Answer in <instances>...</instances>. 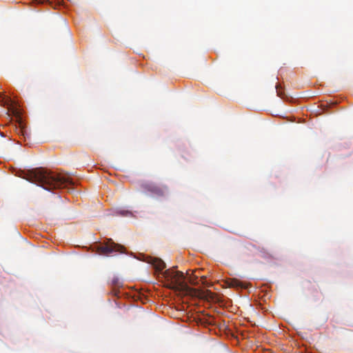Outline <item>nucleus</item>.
I'll use <instances>...</instances> for the list:
<instances>
[{
	"instance_id": "9",
	"label": "nucleus",
	"mask_w": 353,
	"mask_h": 353,
	"mask_svg": "<svg viewBox=\"0 0 353 353\" xmlns=\"http://www.w3.org/2000/svg\"><path fill=\"white\" fill-rule=\"evenodd\" d=\"M110 284L114 289L119 288L122 286V282L120 281L118 276H114L111 279Z\"/></svg>"
},
{
	"instance_id": "5",
	"label": "nucleus",
	"mask_w": 353,
	"mask_h": 353,
	"mask_svg": "<svg viewBox=\"0 0 353 353\" xmlns=\"http://www.w3.org/2000/svg\"><path fill=\"white\" fill-rule=\"evenodd\" d=\"M276 94L278 97H279L281 99L288 101H292L295 97H300V98H309L313 97V94H292L290 93L288 91V90H279L276 89Z\"/></svg>"
},
{
	"instance_id": "3",
	"label": "nucleus",
	"mask_w": 353,
	"mask_h": 353,
	"mask_svg": "<svg viewBox=\"0 0 353 353\" xmlns=\"http://www.w3.org/2000/svg\"><path fill=\"white\" fill-rule=\"evenodd\" d=\"M97 249L100 254L109 255L113 252L123 253L125 248L123 245L113 242L112 239H108L107 243L97 245Z\"/></svg>"
},
{
	"instance_id": "4",
	"label": "nucleus",
	"mask_w": 353,
	"mask_h": 353,
	"mask_svg": "<svg viewBox=\"0 0 353 353\" xmlns=\"http://www.w3.org/2000/svg\"><path fill=\"white\" fill-rule=\"evenodd\" d=\"M142 188L157 196H165L168 193V188L166 185H160L152 182L142 184Z\"/></svg>"
},
{
	"instance_id": "6",
	"label": "nucleus",
	"mask_w": 353,
	"mask_h": 353,
	"mask_svg": "<svg viewBox=\"0 0 353 353\" xmlns=\"http://www.w3.org/2000/svg\"><path fill=\"white\" fill-rule=\"evenodd\" d=\"M0 103L6 106L8 110L14 108L17 105V101L12 99L11 96L4 94L0 92Z\"/></svg>"
},
{
	"instance_id": "1",
	"label": "nucleus",
	"mask_w": 353,
	"mask_h": 353,
	"mask_svg": "<svg viewBox=\"0 0 353 353\" xmlns=\"http://www.w3.org/2000/svg\"><path fill=\"white\" fill-rule=\"evenodd\" d=\"M20 176L30 182L37 183L48 190L65 188L68 185L72 184L69 176H62L43 168L23 171Z\"/></svg>"
},
{
	"instance_id": "7",
	"label": "nucleus",
	"mask_w": 353,
	"mask_h": 353,
	"mask_svg": "<svg viewBox=\"0 0 353 353\" xmlns=\"http://www.w3.org/2000/svg\"><path fill=\"white\" fill-rule=\"evenodd\" d=\"M149 263L154 266L157 272H161L165 268L164 261L159 258H151Z\"/></svg>"
},
{
	"instance_id": "8",
	"label": "nucleus",
	"mask_w": 353,
	"mask_h": 353,
	"mask_svg": "<svg viewBox=\"0 0 353 353\" xmlns=\"http://www.w3.org/2000/svg\"><path fill=\"white\" fill-rule=\"evenodd\" d=\"M229 287L232 288H243V285L241 281L236 279H231L227 281Z\"/></svg>"
},
{
	"instance_id": "10",
	"label": "nucleus",
	"mask_w": 353,
	"mask_h": 353,
	"mask_svg": "<svg viewBox=\"0 0 353 353\" xmlns=\"http://www.w3.org/2000/svg\"><path fill=\"white\" fill-rule=\"evenodd\" d=\"M276 88V89H278V88H282V87H281L279 84H276V85H275V88Z\"/></svg>"
},
{
	"instance_id": "2",
	"label": "nucleus",
	"mask_w": 353,
	"mask_h": 353,
	"mask_svg": "<svg viewBox=\"0 0 353 353\" xmlns=\"http://www.w3.org/2000/svg\"><path fill=\"white\" fill-rule=\"evenodd\" d=\"M167 281V286L176 290H188V287L185 281V276L182 272L174 271L172 269L166 270L163 273Z\"/></svg>"
}]
</instances>
